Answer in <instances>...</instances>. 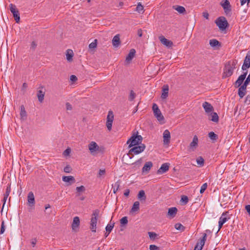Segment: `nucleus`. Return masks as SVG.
<instances>
[{"instance_id":"f257e3e1","label":"nucleus","mask_w":250,"mask_h":250,"mask_svg":"<svg viewBox=\"0 0 250 250\" xmlns=\"http://www.w3.org/2000/svg\"><path fill=\"white\" fill-rule=\"evenodd\" d=\"M142 140L143 138L141 135L134 133L131 138L127 141V144L128 145V147L130 148L133 146L141 145Z\"/></svg>"},{"instance_id":"f03ea898","label":"nucleus","mask_w":250,"mask_h":250,"mask_svg":"<svg viewBox=\"0 0 250 250\" xmlns=\"http://www.w3.org/2000/svg\"><path fill=\"white\" fill-rule=\"evenodd\" d=\"M99 210L98 209L94 210L91 215L90 220V229L92 232H95L97 229V223L99 215Z\"/></svg>"},{"instance_id":"7ed1b4c3","label":"nucleus","mask_w":250,"mask_h":250,"mask_svg":"<svg viewBox=\"0 0 250 250\" xmlns=\"http://www.w3.org/2000/svg\"><path fill=\"white\" fill-rule=\"evenodd\" d=\"M131 147L128 152V154L131 155L130 158L134 155H138L143 152L146 148V146L143 144H141L140 145L135 146Z\"/></svg>"},{"instance_id":"20e7f679","label":"nucleus","mask_w":250,"mask_h":250,"mask_svg":"<svg viewBox=\"0 0 250 250\" xmlns=\"http://www.w3.org/2000/svg\"><path fill=\"white\" fill-rule=\"evenodd\" d=\"M235 62H229L226 64L223 73V77H228L230 76L233 72L235 66Z\"/></svg>"},{"instance_id":"39448f33","label":"nucleus","mask_w":250,"mask_h":250,"mask_svg":"<svg viewBox=\"0 0 250 250\" xmlns=\"http://www.w3.org/2000/svg\"><path fill=\"white\" fill-rule=\"evenodd\" d=\"M152 110L153 111L154 115L157 118L158 121L160 124H163L165 123V118L162 115L161 111L159 109L158 105L156 104H154L152 106Z\"/></svg>"},{"instance_id":"423d86ee","label":"nucleus","mask_w":250,"mask_h":250,"mask_svg":"<svg viewBox=\"0 0 250 250\" xmlns=\"http://www.w3.org/2000/svg\"><path fill=\"white\" fill-rule=\"evenodd\" d=\"M215 23L221 30H225L228 25V21L224 17L218 18L216 20Z\"/></svg>"},{"instance_id":"0eeeda50","label":"nucleus","mask_w":250,"mask_h":250,"mask_svg":"<svg viewBox=\"0 0 250 250\" xmlns=\"http://www.w3.org/2000/svg\"><path fill=\"white\" fill-rule=\"evenodd\" d=\"M114 120V114L112 111H109L106 117V126L108 131L112 129L113 122Z\"/></svg>"},{"instance_id":"6e6552de","label":"nucleus","mask_w":250,"mask_h":250,"mask_svg":"<svg viewBox=\"0 0 250 250\" xmlns=\"http://www.w3.org/2000/svg\"><path fill=\"white\" fill-rule=\"evenodd\" d=\"M88 149L90 153L94 155L99 151L100 147L94 141L91 142L88 145Z\"/></svg>"},{"instance_id":"1a4fd4ad","label":"nucleus","mask_w":250,"mask_h":250,"mask_svg":"<svg viewBox=\"0 0 250 250\" xmlns=\"http://www.w3.org/2000/svg\"><path fill=\"white\" fill-rule=\"evenodd\" d=\"M229 219V217L227 212H225L222 213V214L221 215V217L219 218V221L218 222L219 228L217 232L220 230L223 224H224Z\"/></svg>"},{"instance_id":"9d476101","label":"nucleus","mask_w":250,"mask_h":250,"mask_svg":"<svg viewBox=\"0 0 250 250\" xmlns=\"http://www.w3.org/2000/svg\"><path fill=\"white\" fill-rule=\"evenodd\" d=\"M9 7L10 11L13 14L15 20L16 21V22H18L20 20L19 11L16 8V6L12 3L9 5Z\"/></svg>"},{"instance_id":"9b49d317","label":"nucleus","mask_w":250,"mask_h":250,"mask_svg":"<svg viewBox=\"0 0 250 250\" xmlns=\"http://www.w3.org/2000/svg\"><path fill=\"white\" fill-rule=\"evenodd\" d=\"M198 139L196 135L194 136L192 142L190 143L188 146L189 151H194L198 146Z\"/></svg>"},{"instance_id":"f8f14e48","label":"nucleus","mask_w":250,"mask_h":250,"mask_svg":"<svg viewBox=\"0 0 250 250\" xmlns=\"http://www.w3.org/2000/svg\"><path fill=\"white\" fill-rule=\"evenodd\" d=\"M221 5L224 10L226 14H229L231 11V6L228 0H223L221 2Z\"/></svg>"},{"instance_id":"ddd939ff","label":"nucleus","mask_w":250,"mask_h":250,"mask_svg":"<svg viewBox=\"0 0 250 250\" xmlns=\"http://www.w3.org/2000/svg\"><path fill=\"white\" fill-rule=\"evenodd\" d=\"M207 238V234L204 233L202 239L198 243L194 248V250H202L203 246L205 245Z\"/></svg>"},{"instance_id":"4468645a","label":"nucleus","mask_w":250,"mask_h":250,"mask_svg":"<svg viewBox=\"0 0 250 250\" xmlns=\"http://www.w3.org/2000/svg\"><path fill=\"white\" fill-rule=\"evenodd\" d=\"M250 67V54H247L242 66L243 71L246 70Z\"/></svg>"},{"instance_id":"2eb2a0df","label":"nucleus","mask_w":250,"mask_h":250,"mask_svg":"<svg viewBox=\"0 0 250 250\" xmlns=\"http://www.w3.org/2000/svg\"><path fill=\"white\" fill-rule=\"evenodd\" d=\"M163 143L164 145H168L170 142V133L167 130H165L163 134Z\"/></svg>"},{"instance_id":"dca6fc26","label":"nucleus","mask_w":250,"mask_h":250,"mask_svg":"<svg viewBox=\"0 0 250 250\" xmlns=\"http://www.w3.org/2000/svg\"><path fill=\"white\" fill-rule=\"evenodd\" d=\"M247 75V71L244 72L243 74L241 75L235 82V86L239 87L243 83Z\"/></svg>"},{"instance_id":"f3484780","label":"nucleus","mask_w":250,"mask_h":250,"mask_svg":"<svg viewBox=\"0 0 250 250\" xmlns=\"http://www.w3.org/2000/svg\"><path fill=\"white\" fill-rule=\"evenodd\" d=\"M159 38L161 43L166 46L171 47L173 45V42L165 38L164 36H160Z\"/></svg>"},{"instance_id":"a211bd4d","label":"nucleus","mask_w":250,"mask_h":250,"mask_svg":"<svg viewBox=\"0 0 250 250\" xmlns=\"http://www.w3.org/2000/svg\"><path fill=\"white\" fill-rule=\"evenodd\" d=\"M35 197L33 192H29L27 196V204L30 207H33L35 205Z\"/></svg>"},{"instance_id":"6ab92c4d","label":"nucleus","mask_w":250,"mask_h":250,"mask_svg":"<svg viewBox=\"0 0 250 250\" xmlns=\"http://www.w3.org/2000/svg\"><path fill=\"white\" fill-rule=\"evenodd\" d=\"M62 180L64 182L68 183L67 186H70L75 182V179L72 176H63Z\"/></svg>"},{"instance_id":"aec40b11","label":"nucleus","mask_w":250,"mask_h":250,"mask_svg":"<svg viewBox=\"0 0 250 250\" xmlns=\"http://www.w3.org/2000/svg\"><path fill=\"white\" fill-rule=\"evenodd\" d=\"M169 169V164L168 163H164L162 165L160 168L157 170V174H162Z\"/></svg>"},{"instance_id":"412c9836","label":"nucleus","mask_w":250,"mask_h":250,"mask_svg":"<svg viewBox=\"0 0 250 250\" xmlns=\"http://www.w3.org/2000/svg\"><path fill=\"white\" fill-rule=\"evenodd\" d=\"M80 226V219L78 217L76 216L73 218L72 224V229L74 231H77Z\"/></svg>"},{"instance_id":"4be33fe9","label":"nucleus","mask_w":250,"mask_h":250,"mask_svg":"<svg viewBox=\"0 0 250 250\" xmlns=\"http://www.w3.org/2000/svg\"><path fill=\"white\" fill-rule=\"evenodd\" d=\"M153 164L151 162L149 161L146 163L142 168V172L145 174L147 173L150 170Z\"/></svg>"},{"instance_id":"5701e85b","label":"nucleus","mask_w":250,"mask_h":250,"mask_svg":"<svg viewBox=\"0 0 250 250\" xmlns=\"http://www.w3.org/2000/svg\"><path fill=\"white\" fill-rule=\"evenodd\" d=\"M203 107L206 112L208 114L211 113L213 109V106L209 103L205 102L203 104Z\"/></svg>"},{"instance_id":"b1692460","label":"nucleus","mask_w":250,"mask_h":250,"mask_svg":"<svg viewBox=\"0 0 250 250\" xmlns=\"http://www.w3.org/2000/svg\"><path fill=\"white\" fill-rule=\"evenodd\" d=\"M20 119L21 121H25L27 118V113L25 111L24 106L21 105L20 107Z\"/></svg>"},{"instance_id":"393cba45","label":"nucleus","mask_w":250,"mask_h":250,"mask_svg":"<svg viewBox=\"0 0 250 250\" xmlns=\"http://www.w3.org/2000/svg\"><path fill=\"white\" fill-rule=\"evenodd\" d=\"M135 53H136L135 50L134 49H131L130 50L128 55L126 57L125 62L128 63H129L130 62L134 57Z\"/></svg>"},{"instance_id":"a878e982","label":"nucleus","mask_w":250,"mask_h":250,"mask_svg":"<svg viewBox=\"0 0 250 250\" xmlns=\"http://www.w3.org/2000/svg\"><path fill=\"white\" fill-rule=\"evenodd\" d=\"M140 209V203L139 201H135L131 208L130 212L132 213L138 212Z\"/></svg>"},{"instance_id":"bb28decb","label":"nucleus","mask_w":250,"mask_h":250,"mask_svg":"<svg viewBox=\"0 0 250 250\" xmlns=\"http://www.w3.org/2000/svg\"><path fill=\"white\" fill-rule=\"evenodd\" d=\"M112 44L114 47H118L120 44V36L119 34L115 35L112 41Z\"/></svg>"},{"instance_id":"cd10ccee","label":"nucleus","mask_w":250,"mask_h":250,"mask_svg":"<svg viewBox=\"0 0 250 250\" xmlns=\"http://www.w3.org/2000/svg\"><path fill=\"white\" fill-rule=\"evenodd\" d=\"M137 198L140 201H145L146 199V196L144 190H140L137 195Z\"/></svg>"},{"instance_id":"c85d7f7f","label":"nucleus","mask_w":250,"mask_h":250,"mask_svg":"<svg viewBox=\"0 0 250 250\" xmlns=\"http://www.w3.org/2000/svg\"><path fill=\"white\" fill-rule=\"evenodd\" d=\"M74 53L72 50L68 49L66 51V59L68 62H71L72 60Z\"/></svg>"},{"instance_id":"c756f323","label":"nucleus","mask_w":250,"mask_h":250,"mask_svg":"<svg viewBox=\"0 0 250 250\" xmlns=\"http://www.w3.org/2000/svg\"><path fill=\"white\" fill-rule=\"evenodd\" d=\"M210 120L212 121L217 123L218 122L219 117L217 115V114L215 112H211L210 113Z\"/></svg>"},{"instance_id":"7c9ffc66","label":"nucleus","mask_w":250,"mask_h":250,"mask_svg":"<svg viewBox=\"0 0 250 250\" xmlns=\"http://www.w3.org/2000/svg\"><path fill=\"white\" fill-rule=\"evenodd\" d=\"M168 93V86H165L163 88V93L161 95V98L162 99H166Z\"/></svg>"},{"instance_id":"2f4dec72","label":"nucleus","mask_w":250,"mask_h":250,"mask_svg":"<svg viewBox=\"0 0 250 250\" xmlns=\"http://www.w3.org/2000/svg\"><path fill=\"white\" fill-rule=\"evenodd\" d=\"M113 191L114 193H116L117 191L119 189L120 186V182L119 181H117L114 184L112 185Z\"/></svg>"},{"instance_id":"473e14b6","label":"nucleus","mask_w":250,"mask_h":250,"mask_svg":"<svg viewBox=\"0 0 250 250\" xmlns=\"http://www.w3.org/2000/svg\"><path fill=\"white\" fill-rule=\"evenodd\" d=\"M177 211V209L175 208H169L168 211V215L170 216L175 215Z\"/></svg>"},{"instance_id":"72a5a7b5","label":"nucleus","mask_w":250,"mask_h":250,"mask_svg":"<svg viewBox=\"0 0 250 250\" xmlns=\"http://www.w3.org/2000/svg\"><path fill=\"white\" fill-rule=\"evenodd\" d=\"M114 224L115 223L114 222L110 221L105 228L106 231L110 232L114 228Z\"/></svg>"},{"instance_id":"f704fd0d","label":"nucleus","mask_w":250,"mask_h":250,"mask_svg":"<svg viewBox=\"0 0 250 250\" xmlns=\"http://www.w3.org/2000/svg\"><path fill=\"white\" fill-rule=\"evenodd\" d=\"M136 11H137L139 13H143L144 12V6L141 4L140 2L138 3Z\"/></svg>"},{"instance_id":"c9c22d12","label":"nucleus","mask_w":250,"mask_h":250,"mask_svg":"<svg viewBox=\"0 0 250 250\" xmlns=\"http://www.w3.org/2000/svg\"><path fill=\"white\" fill-rule=\"evenodd\" d=\"M173 8L179 13H183L185 11V8L181 6H173Z\"/></svg>"},{"instance_id":"e433bc0d","label":"nucleus","mask_w":250,"mask_h":250,"mask_svg":"<svg viewBox=\"0 0 250 250\" xmlns=\"http://www.w3.org/2000/svg\"><path fill=\"white\" fill-rule=\"evenodd\" d=\"M219 44V42L215 39H212L209 41V44L212 47L216 46Z\"/></svg>"},{"instance_id":"4c0bfd02","label":"nucleus","mask_w":250,"mask_h":250,"mask_svg":"<svg viewBox=\"0 0 250 250\" xmlns=\"http://www.w3.org/2000/svg\"><path fill=\"white\" fill-rule=\"evenodd\" d=\"M208 137L212 141L216 140L218 138L217 135L216 134H215L213 132H209L208 133Z\"/></svg>"},{"instance_id":"58836bf2","label":"nucleus","mask_w":250,"mask_h":250,"mask_svg":"<svg viewBox=\"0 0 250 250\" xmlns=\"http://www.w3.org/2000/svg\"><path fill=\"white\" fill-rule=\"evenodd\" d=\"M175 228L177 229V230H180L181 231H183L185 230V227L184 226H183L182 224H179V223H177V224H176L175 225Z\"/></svg>"},{"instance_id":"ea45409f","label":"nucleus","mask_w":250,"mask_h":250,"mask_svg":"<svg viewBox=\"0 0 250 250\" xmlns=\"http://www.w3.org/2000/svg\"><path fill=\"white\" fill-rule=\"evenodd\" d=\"M196 162L198 165L201 167L204 165V160L202 157H199L196 159Z\"/></svg>"},{"instance_id":"a19ab883","label":"nucleus","mask_w":250,"mask_h":250,"mask_svg":"<svg viewBox=\"0 0 250 250\" xmlns=\"http://www.w3.org/2000/svg\"><path fill=\"white\" fill-rule=\"evenodd\" d=\"M38 98L39 99V101L41 102H42L44 98V94L42 91H39L38 94Z\"/></svg>"},{"instance_id":"79ce46f5","label":"nucleus","mask_w":250,"mask_h":250,"mask_svg":"<svg viewBox=\"0 0 250 250\" xmlns=\"http://www.w3.org/2000/svg\"><path fill=\"white\" fill-rule=\"evenodd\" d=\"M128 223L127 217L125 216L120 220V223L122 225H125Z\"/></svg>"},{"instance_id":"37998d69","label":"nucleus","mask_w":250,"mask_h":250,"mask_svg":"<svg viewBox=\"0 0 250 250\" xmlns=\"http://www.w3.org/2000/svg\"><path fill=\"white\" fill-rule=\"evenodd\" d=\"M97 46V40H95L94 42L90 43L89 45L90 49H94Z\"/></svg>"},{"instance_id":"c03bdc74","label":"nucleus","mask_w":250,"mask_h":250,"mask_svg":"<svg viewBox=\"0 0 250 250\" xmlns=\"http://www.w3.org/2000/svg\"><path fill=\"white\" fill-rule=\"evenodd\" d=\"M208 187V184L207 183H204L201 187L200 192V193H203L205 190L207 189Z\"/></svg>"},{"instance_id":"a18cd8bd","label":"nucleus","mask_w":250,"mask_h":250,"mask_svg":"<svg viewBox=\"0 0 250 250\" xmlns=\"http://www.w3.org/2000/svg\"><path fill=\"white\" fill-rule=\"evenodd\" d=\"M246 91L241 90V89H238V95L241 98H242L246 94Z\"/></svg>"},{"instance_id":"49530a36","label":"nucleus","mask_w":250,"mask_h":250,"mask_svg":"<svg viewBox=\"0 0 250 250\" xmlns=\"http://www.w3.org/2000/svg\"><path fill=\"white\" fill-rule=\"evenodd\" d=\"M188 199L187 196H182L181 197V201L184 203V204H186L188 202Z\"/></svg>"},{"instance_id":"de8ad7c7","label":"nucleus","mask_w":250,"mask_h":250,"mask_svg":"<svg viewBox=\"0 0 250 250\" xmlns=\"http://www.w3.org/2000/svg\"><path fill=\"white\" fill-rule=\"evenodd\" d=\"M76 190L78 192H83L85 191V188L83 186L78 187L76 188Z\"/></svg>"},{"instance_id":"09e8293b","label":"nucleus","mask_w":250,"mask_h":250,"mask_svg":"<svg viewBox=\"0 0 250 250\" xmlns=\"http://www.w3.org/2000/svg\"><path fill=\"white\" fill-rule=\"evenodd\" d=\"M135 94L132 90H131L129 94V100L130 101H132L135 98Z\"/></svg>"},{"instance_id":"8fccbe9b","label":"nucleus","mask_w":250,"mask_h":250,"mask_svg":"<svg viewBox=\"0 0 250 250\" xmlns=\"http://www.w3.org/2000/svg\"><path fill=\"white\" fill-rule=\"evenodd\" d=\"M70 153H71V149L70 148H67L64 151L63 154L64 156H69V154H70Z\"/></svg>"},{"instance_id":"3c124183","label":"nucleus","mask_w":250,"mask_h":250,"mask_svg":"<svg viewBox=\"0 0 250 250\" xmlns=\"http://www.w3.org/2000/svg\"><path fill=\"white\" fill-rule=\"evenodd\" d=\"M148 235L151 239H154L157 236V234L153 232H149Z\"/></svg>"},{"instance_id":"603ef678","label":"nucleus","mask_w":250,"mask_h":250,"mask_svg":"<svg viewBox=\"0 0 250 250\" xmlns=\"http://www.w3.org/2000/svg\"><path fill=\"white\" fill-rule=\"evenodd\" d=\"M5 231V226H4V222L3 221L1 223V228L0 233V234H3Z\"/></svg>"},{"instance_id":"864d4df0","label":"nucleus","mask_w":250,"mask_h":250,"mask_svg":"<svg viewBox=\"0 0 250 250\" xmlns=\"http://www.w3.org/2000/svg\"><path fill=\"white\" fill-rule=\"evenodd\" d=\"M248 84L249 83H246V82H244V83H243V84L242 85H241L239 88L241 89V90L246 91L247 86Z\"/></svg>"},{"instance_id":"5fc2aeb1","label":"nucleus","mask_w":250,"mask_h":250,"mask_svg":"<svg viewBox=\"0 0 250 250\" xmlns=\"http://www.w3.org/2000/svg\"><path fill=\"white\" fill-rule=\"evenodd\" d=\"M105 173V169H100L98 173V177H101Z\"/></svg>"},{"instance_id":"6e6d98bb","label":"nucleus","mask_w":250,"mask_h":250,"mask_svg":"<svg viewBox=\"0 0 250 250\" xmlns=\"http://www.w3.org/2000/svg\"><path fill=\"white\" fill-rule=\"evenodd\" d=\"M149 249L150 250H158L159 248L154 245H151L149 246Z\"/></svg>"},{"instance_id":"4d7b16f0","label":"nucleus","mask_w":250,"mask_h":250,"mask_svg":"<svg viewBox=\"0 0 250 250\" xmlns=\"http://www.w3.org/2000/svg\"><path fill=\"white\" fill-rule=\"evenodd\" d=\"M66 109L67 110H71L72 109V106L71 104H70L69 103H67L66 104Z\"/></svg>"},{"instance_id":"13d9d810","label":"nucleus","mask_w":250,"mask_h":250,"mask_svg":"<svg viewBox=\"0 0 250 250\" xmlns=\"http://www.w3.org/2000/svg\"><path fill=\"white\" fill-rule=\"evenodd\" d=\"M71 170V167L67 166L64 168V171L66 173H69Z\"/></svg>"},{"instance_id":"bf43d9fd","label":"nucleus","mask_w":250,"mask_h":250,"mask_svg":"<svg viewBox=\"0 0 250 250\" xmlns=\"http://www.w3.org/2000/svg\"><path fill=\"white\" fill-rule=\"evenodd\" d=\"M70 79L72 82H75L77 80V78L75 75H71L70 77Z\"/></svg>"},{"instance_id":"052dcab7","label":"nucleus","mask_w":250,"mask_h":250,"mask_svg":"<svg viewBox=\"0 0 250 250\" xmlns=\"http://www.w3.org/2000/svg\"><path fill=\"white\" fill-rule=\"evenodd\" d=\"M203 16L206 19H208L209 14L208 12H205L203 13Z\"/></svg>"},{"instance_id":"680f3d73","label":"nucleus","mask_w":250,"mask_h":250,"mask_svg":"<svg viewBox=\"0 0 250 250\" xmlns=\"http://www.w3.org/2000/svg\"><path fill=\"white\" fill-rule=\"evenodd\" d=\"M240 1L241 5H243L246 3H249L250 2V0H240Z\"/></svg>"},{"instance_id":"e2e57ef3","label":"nucleus","mask_w":250,"mask_h":250,"mask_svg":"<svg viewBox=\"0 0 250 250\" xmlns=\"http://www.w3.org/2000/svg\"><path fill=\"white\" fill-rule=\"evenodd\" d=\"M245 209L247 210V211L248 212V213H249V214L250 215V205H246L245 207Z\"/></svg>"},{"instance_id":"0e129e2a","label":"nucleus","mask_w":250,"mask_h":250,"mask_svg":"<svg viewBox=\"0 0 250 250\" xmlns=\"http://www.w3.org/2000/svg\"><path fill=\"white\" fill-rule=\"evenodd\" d=\"M10 191V188H7V189H6V190L5 191V193L4 194V195L6 196V197H8L9 196V195Z\"/></svg>"},{"instance_id":"69168bd1","label":"nucleus","mask_w":250,"mask_h":250,"mask_svg":"<svg viewBox=\"0 0 250 250\" xmlns=\"http://www.w3.org/2000/svg\"><path fill=\"white\" fill-rule=\"evenodd\" d=\"M36 242H37V241L36 239L32 240L31 243L33 247H34L35 246Z\"/></svg>"},{"instance_id":"338daca9","label":"nucleus","mask_w":250,"mask_h":250,"mask_svg":"<svg viewBox=\"0 0 250 250\" xmlns=\"http://www.w3.org/2000/svg\"><path fill=\"white\" fill-rule=\"evenodd\" d=\"M245 82H246V83H250V73L248 75V77L247 78Z\"/></svg>"},{"instance_id":"774afa93","label":"nucleus","mask_w":250,"mask_h":250,"mask_svg":"<svg viewBox=\"0 0 250 250\" xmlns=\"http://www.w3.org/2000/svg\"><path fill=\"white\" fill-rule=\"evenodd\" d=\"M137 33H138V35L139 36V37H141L142 36L143 32H142V30L141 29L138 30Z\"/></svg>"}]
</instances>
